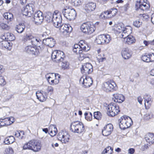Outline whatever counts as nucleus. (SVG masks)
<instances>
[{
    "instance_id": "18",
    "label": "nucleus",
    "mask_w": 154,
    "mask_h": 154,
    "mask_svg": "<svg viewBox=\"0 0 154 154\" xmlns=\"http://www.w3.org/2000/svg\"><path fill=\"white\" fill-rule=\"evenodd\" d=\"M113 127L112 124H108L105 126L102 130V133L103 136H107L109 135L112 131Z\"/></svg>"
},
{
    "instance_id": "58",
    "label": "nucleus",
    "mask_w": 154,
    "mask_h": 154,
    "mask_svg": "<svg viewBox=\"0 0 154 154\" xmlns=\"http://www.w3.org/2000/svg\"><path fill=\"white\" fill-rule=\"evenodd\" d=\"M152 117V114L151 113H148L144 115V118L146 120H149Z\"/></svg>"
},
{
    "instance_id": "9",
    "label": "nucleus",
    "mask_w": 154,
    "mask_h": 154,
    "mask_svg": "<svg viewBox=\"0 0 154 154\" xmlns=\"http://www.w3.org/2000/svg\"><path fill=\"white\" fill-rule=\"evenodd\" d=\"M147 0H140L139 2L136 5V9L139 11H146L148 9L150 5Z\"/></svg>"
},
{
    "instance_id": "24",
    "label": "nucleus",
    "mask_w": 154,
    "mask_h": 154,
    "mask_svg": "<svg viewBox=\"0 0 154 154\" xmlns=\"http://www.w3.org/2000/svg\"><path fill=\"white\" fill-rule=\"evenodd\" d=\"M61 17H60V22L58 23L57 26H55V27L58 28L61 32L64 33L66 32L67 33V24H61Z\"/></svg>"
},
{
    "instance_id": "39",
    "label": "nucleus",
    "mask_w": 154,
    "mask_h": 154,
    "mask_svg": "<svg viewBox=\"0 0 154 154\" xmlns=\"http://www.w3.org/2000/svg\"><path fill=\"white\" fill-rule=\"evenodd\" d=\"M3 16L8 22L11 21L13 19V16L12 14L9 12L4 13Z\"/></svg>"
},
{
    "instance_id": "16",
    "label": "nucleus",
    "mask_w": 154,
    "mask_h": 154,
    "mask_svg": "<svg viewBox=\"0 0 154 154\" xmlns=\"http://www.w3.org/2000/svg\"><path fill=\"white\" fill-rule=\"evenodd\" d=\"M37 99L41 102H44L47 99L48 96L43 90L38 91L36 93Z\"/></svg>"
},
{
    "instance_id": "52",
    "label": "nucleus",
    "mask_w": 154,
    "mask_h": 154,
    "mask_svg": "<svg viewBox=\"0 0 154 154\" xmlns=\"http://www.w3.org/2000/svg\"><path fill=\"white\" fill-rule=\"evenodd\" d=\"M111 18L114 16L116 14L117 10L116 8H112L109 10Z\"/></svg>"
},
{
    "instance_id": "57",
    "label": "nucleus",
    "mask_w": 154,
    "mask_h": 154,
    "mask_svg": "<svg viewBox=\"0 0 154 154\" xmlns=\"http://www.w3.org/2000/svg\"><path fill=\"white\" fill-rule=\"evenodd\" d=\"M123 27H122V26L118 25L117 26L116 28V30L118 32L121 33L122 32L123 30Z\"/></svg>"
},
{
    "instance_id": "59",
    "label": "nucleus",
    "mask_w": 154,
    "mask_h": 154,
    "mask_svg": "<svg viewBox=\"0 0 154 154\" xmlns=\"http://www.w3.org/2000/svg\"><path fill=\"white\" fill-rule=\"evenodd\" d=\"M141 17H142L143 20H147L149 18V16L147 14H144L140 15Z\"/></svg>"
},
{
    "instance_id": "11",
    "label": "nucleus",
    "mask_w": 154,
    "mask_h": 154,
    "mask_svg": "<svg viewBox=\"0 0 154 154\" xmlns=\"http://www.w3.org/2000/svg\"><path fill=\"white\" fill-rule=\"evenodd\" d=\"M80 84L85 88L90 87L93 83L92 79L89 77L83 76L79 80Z\"/></svg>"
},
{
    "instance_id": "41",
    "label": "nucleus",
    "mask_w": 154,
    "mask_h": 154,
    "mask_svg": "<svg viewBox=\"0 0 154 154\" xmlns=\"http://www.w3.org/2000/svg\"><path fill=\"white\" fill-rule=\"evenodd\" d=\"M124 117L125 119L127 127L128 128L130 127L132 124V120L130 117L126 116H124Z\"/></svg>"
},
{
    "instance_id": "47",
    "label": "nucleus",
    "mask_w": 154,
    "mask_h": 154,
    "mask_svg": "<svg viewBox=\"0 0 154 154\" xmlns=\"http://www.w3.org/2000/svg\"><path fill=\"white\" fill-rule=\"evenodd\" d=\"M7 82L4 76L0 75V86L4 87L6 84Z\"/></svg>"
},
{
    "instance_id": "8",
    "label": "nucleus",
    "mask_w": 154,
    "mask_h": 154,
    "mask_svg": "<svg viewBox=\"0 0 154 154\" xmlns=\"http://www.w3.org/2000/svg\"><path fill=\"white\" fill-rule=\"evenodd\" d=\"M34 5L32 3H29L22 9L21 12L23 15L30 17L31 15L32 12L34 11Z\"/></svg>"
},
{
    "instance_id": "23",
    "label": "nucleus",
    "mask_w": 154,
    "mask_h": 154,
    "mask_svg": "<svg viewBox=\"0 0 154 154\" xmlns=\"http://www.w3.org/2000/svg\"><path fill=\"white\" fill-rule=\"evenodd\" d=\"M115 98L114 101L118 103H122L125 100V97L122 94L118 93L114 94L113 95Z\"/></svg>"
},
{
    "instance_id": "32",
    "label": "nucleus",
    "mask_w": 154,
    "mask_h": 154,
    "mask_svg": "<svg viewBox=\"0 0 154 154\" xmlns=\"http://www.w3.org/2000/svg\"><path fill=\"white\" fill-rule=\"evenodd\" d=\"M32 143V139L30 140L29 141L25 143L22 146V150H31Z\"/></svg>"
},
{
    "instance_id": "61",
    "label": "nucleus",
    "mask_w": 154,
    "mask_h": 154,
    "mask_svg": "<svg viewBox=\"0 0 154 154\" xmlns=\"http://www.w3.org/2000/svg\"><path fill=\"white\" fill-rule=\"evenodd\" d=\"M2 28L3 29L8 30L9 28V27L6 24L4 23H2L1 25Z\"/></svg>"
},
{
    "instance_id": "17",
    "label": "nucleus",
    "mask_w": 154,
    "mask_h": 154,
    "mask_svg": "<svg viewBox=\"0 0 154 154\" xmlns=\"http://www.w3.org/2000/svg\"><path fill=\"white\" fill-rule=\"evenodd\" d=\"M44 16L42 12L40 11H37L34 15V21L36 23H40L44 20Z\"/></svg>"
},
{
    "instance_id": "14",
    "label": "nucleus",
    "mask_w": 154,
    "mask_h": 154,
    "mask_svg": "<svg viewBox=\"0 0 154 154\" xmlns=\"http://www.w3.org/2000/svg\"><path fill=\"white\" fill-rule=\"evenodd\" d=\"M12 43L6 40L3 39L0 42V48L10 51L12 48Z\"/></svg>"
},
{
    "instance_id": "62",
    "label": "nucleus",
    "mask_w": 154,
    "mask_h": 154,
    "mask_svg": "<svg viewBox=\"0 0 154 154\" xmlns=\"http://www.w3.org/2000/svg\"><path fill=\"white\" fill-rule=\"evenodd\" d=\"M84 45L85 47H84V48L82 49V51H89L90 49V48L89 47L88 44H85Z\"/></svg>"
},
{
    "instance_id": "53",
    "label": "nucleus",
    "mask_w": 154,
    "mask_h": 154,
    "mask_svg": "<svg viewBox=\"0 0 154 154\" xmlns=\"http://www.w3.org/2000/svg\"><path fill=\"white\" fill-rule=\"evenodd\" d=\"M14 151L11 147H8L5 149V154H13Z\"/></svg>"
},
{
    "instance_id": "31",
    "label": "nucleus",
    "mask_w": 154,
    "mask_h": 154,
    "mask_svg": "<svg viewBox=\"0 0 154 154\" xmlns=\"http://www.w3.org/2000/svg\"><path fill=\"white\" fill-rule=\"evenodd\" d=\"M4 36L5 37V39L8 41H12L14 40L15 39L14 35L10 32L6 33L5 34Z\"/></svg>"
},
{
    "instance_id": "22",
    "label": "nucleus",
    "mask_w": 154,
    "mask_h": 154,
    "mask_svg": "<svg viewBox=\"0 0 154 154\" xmlns=\"http://www.w3.org/2000/svg\"><path fill=\"white\" fill-rule=\"evenodd\" d=\"M132 32V28L130 26H128L124 27L120 37L122 38H125L126 36L130 35Z\"/></svg>"
},
{
    "instance_id": "38",
    "label": "nucleus",
    "mask_w": 154,
    "mask_h": 154,
    "mask_svg": "<svg viewBox=\"0 0 154 154\" xmlns=\"http://www.w3.org/2000/svg\"><path fill=\"white\" fill-rule=\"evenodd\" d=\"M15 141V138L13 136H10L6 137L5 140V142L6 144H11Z\"/></svg>"
},
{
    "instance_id": "51",
    "label": "nucleus",
    "mask_w": 154,
    "mask_h": 154,
    "mask_svg": "<svg viewBox=\"0 0 154 154\" xmlns=\"http://www.w3.org/2000/svg\"><path fill=\"white\" fill-rule=\"evenodd\" d=\"M142 22L140 20H137L134 21L133 25L135 27L139 28L142 25Z\"/></svg>"
},
{
    "instance_id": "40",
    "label": "nucleus",
    "mask_w": 154,
    "mask_h": 154,
    "mask_svg": "<svg viewBox=\"0 0 154 154\" xmlns=\"http://www.w3.org/2000/svg\"><path fill=\"white\" fill-rule=\"evenodd\" d=\"M104 40L103 34H101L98 36L96 38V42L98 44L104 45Z\"/></svg>"
},
{
    "instance_id": "44",
    "label": "nucleus",
    "mask_w": 154,
    "mask_h": 154,
    "mask_svg": "<svg viewBox=\"0 0 154 154\" xmlns=\"http://www.w3.org/2000/svg\"><path fill=\"white\" fill-rule=\"evenodd\" d=\"M15 135L16 137L19 139H22L24 137L25 134L23 131H17L15 132Z\"/></svg>"
},
{
    "instance_id": "13",
    "label": "nucleus",
    "mask_w": 154,
    "mask_h": 154,
    "mask_svg": "<svg viewBox=\"0 0 154 154\" xmlns=\"http://www.w3.org/2000/svg\"><path fill=\"white\" fill-rule=\"evenodd\" d=\"M42 146L41 142L36 140L32 139L31 151L34 152H37L40 151Z\"/></svg>"
},
{
    "instance_id": "20",
    "label": "nucleus",
    "mask_w": 154,
    "mask_h": 154,
    "mask_svg": "<svg viewBox=\"0 0 154 154\" xmlns=\"http://www.w3.org/2000/svg\"><path fill=\"white\" fill-rule=\"evenodd\" d=\"M96 7V4L92 2H89L85 4L84 7L85 11L88 13L94 11Z\"/></svg>"
},
{
    "instance_id": "26",
    "label": "nucleus",
    "mask_w": 154,
    "mask_h": 154,
    "mask_svg": "<svg viewBox=\"0 0 154 154\" xmlns=\"http://www.w3.org/2000/svg\"><path fill=\"white\" fill-rule=\"evenodd\" d=\"M145 139L146 142L152 144L154 142V134L152 133H148L145 135Z\"/></svg>"
},
{
    "instance_id": "37",
    "label": "nucleus",
    "mask_w": 154,
    "mask_h": 154,
    "mask_svg": "<svg viewBox=\"0 0 154 154\" xmlns=\"http://www.w3.org/2000/svg\"><path fill=\"white\" fill-rule=\"evenodd\" d=\"M100 17L102 19H108L111 18L109 11H107L101 13Z\"/></svg>"
},
{
    "instance_id": "4",
    "label": "nucleus",
    "mask_w": 154,
    "mask_h": 154,
    "mask_svg": "<svg viewBox=\"0 0 154 154\" xmlns=\"http://www.w3.org/2000/svg\"><path fill=\"white\" fill-rule=\"evenodd\" d=\"M70 130L74 133H81L85 130L84 126L82 123L80 122H73L70 125Z\"/></svg>"
},
{
    "instance_id": "30",
    "label": "nucleus",
    "mask_w": 154,
    "mask_h": 154,
    "mask_svg": "<svg viewBox=\"0 0 154 154\" xmlns=\"http://www.w3.org/2000/svg\"><path fill=\"white\" fill-rule=\"evenodd\" d=\"M119 120V125L120 129L124 130L127 128L125 122V119L124 118V116L121 117Z\"/></svg>"
},
{
    "instance_id": "45",
    "label": "nucleus",
    "mask_w": 154,
    "mask_h": 154,
    "mask_svg": "<svg viewBox=\"0 0 154 154\" xmlns=\"http://www.w3.org/2000/svg\"><path fill=\"white\" fill-rule=\"evenodd\" d=\"M70 2L72 5L76 6H78L81 4V0H69L68 1Z\"/></svg>"
},
{
    "instance_id": "3",
    "label": "nucleus",
    "mask_w": 154,
    "mask_h": 154,
    "mask_svg": "<svg viewBox=\"0 0 154 154\" xmlns=\"http://www.w3.org/2000/svg\"><path fill=\"white\" fill-rule=\"evenodd\" d=\"M60 75L58 73H47L45 75L46 78L48 83L51 85H56L59 83Z\"/></svg>"
},
{
    "instance_id": "56",
    "label": "nucleus",
    "mask_w": 154,
    "mask_h": 154,
    "mask_svg": "<svg viewBox=\"0 0 154 154\" xmlns=\"http://www.w3.org/2000/svg\"><path fill=\"white\" fill-rule=\"evenodd\" d=\"M86 44V43H85V41L81 40L79 42V44L80 48H81L82 50V48H84V47H85L84 45Z\"/></svg>"
},
{
    "instance_id": "28",
    "label": "nucleus",
    "mask_w": 154,
    "mask_h": 154,
    "mask_svg": "<svg viewBox=\"0 0 154 154\" xmlns=\"http://www.w3.org/2000/svg\"><path fill=\"white\" fill-rule=\"evenodd\" d=\"M123 38L124 39L126 43L129 45H131L134 43L136 41L135 38L130 35H129L128 36H126L125 38Z\"/></svg>"
},
{
    "instance_id": "60",
    "label": "nucleus",
    "mask_w": 154,
    "mask_h": 154,
    "mask_svg": "<svg viewBox=\"0 0 154 154\" xmlns=\"http://www.w3.org/2000/svg\"><path fill=\"white\" fill-rule=\"evenodd\" d=\"M143 98L144 101L147 100H151V96L150 95L147 94H146L144 95Z\"/></svg>"
},
{
    "instance_id": "63",
    "label": "nucleus",
    "mask_w": 154,
    "mask_h": 154,
    "mask_svg": "<svg viewBox=\"0 0 154 154\" xmlns=\"http://www.w3.org/2000/svg\"><path fill=\"white\" fill-rule=\"evenodd\" d=\"M6 126L5 119H0V127Z\"/></svg>"
},
{
    "instance_id": "35",
    "label": "nucleus",
    "mask_w": 154,
    "mask_h": 154,
    "mask_svg": "<svg viewBox=\"0 0 154 154\" xmlns=\"http://www.w3.org/2000/svg\"><path fill=\"white\" fill-rule=\"evenodd\" d=\"M73 51L77 54H79L82 52L81 48L79 44H75L74 45L72 49Z\"/></svg>"
},
{
    "instance_id": "34",
    "label": "nucleus",
    "mask_w": 154,
    "mask_h": 154,
    "mask_svg": "<svg viewBox=\"0 0 154 154\" xmlns=\"http://www.w3.org/2000/svg\"><path fill=\"white\" fill-rule=\"evenodd\" d=\"M4 119L6 126L11 125L13 124L15 121L14 118L13 117L6 118Z\"/></svg>"
},
{
    "instance_id": "27",
    "label": "nucleus",
    "mask_w": 154,
    "mask_h": 154,
    "mask_svg": "<svg viewBox=\"0 0 154 154\" xmlns=\"http://www.w3.org/2000/svg\"><path fill=\"white\" fill-rule=\"evenodd\" d=\"M57 133L56 127L54 125H51L49 127V134L51 137L55 136Z\"/></svg>"
},
{
    "instance_id": "50",
    "label": "nucleus",
    "mask_w": 154,
    "mask_h": 154,
    "mask_svg": "<svg viewBox=\"0 0 154 154\" xmlns=\"http://www.w3.org/2000/svg\"><path fill=\"white\" fill-rule=\"evenodd\" d=\"M149 54H146L145 55H143L141 57L142 60L146 62H149L150 61V60H149V57H148Z\"/></svg>"
},
{
    "instance_id": "64",
    "label": "nucleus",
    "mask_w": 154,
    "mask_h": 154,
    "mask_svg": "<svg viewBox=\"0 0 154 154\" xmlns=\"http://www.w3.org/2000/svg\"><path fill=\"white\" fill-rule=\"evenodd\" d=\"M148 57H149V60H150V62L154 61V53L149 54Z\"/></svg>"
},
{
    "instance_id": "25",
    "label": "nucleus",
    "mask_w": 154,
    "mask_h": 154,
    "mask_svg": "<svg viewBox=\"0 0 154 154\" xmlns=\"http://www.w3.org/2000/svg\"><path fill=\"white\" fill-rule=\"evenodd\" d=\"M59 138L60 139L61 141L63 143L66 144L67 142V133L64 131H62L59 134Z\"/></svg>"
},
{
    "instance_id": "42",
    "label": "nucleus",
    "mask_w": 154,
    "mask_h": 154,
    "mask_svg": "<svg viewBox=\"0 0 154 154\" xmlns=\"http://www.w3.org/2000/svg\"><path fill=\"white\" fill-rule=\"evenodd\" d=\"M85 118L87 121H90L92 120V115L91 113L89 112H86L84 113Z\"/></svg>"
},
{
    "instance_id": "7",
    "label": "nucleus",
    "mask_w": 154,
    "mask_h": 154,
    "mask_svg": "<svg viewBox=\"0 0 154 154\" xmlns=\"http://www.w3.org/2000/svg\"><path fill=\"white\" fill-rule=\"evenodd\" d=\"M80 29L82 32L86 34H91L94 31L93 26L89 22L83 23L81 26Z\"/></svg>"
},
{
    "instance_id": "29",
    "label": "nucleus",
    "mask_w": 154,
    "mask_h": 154,
    "mask_svg": "<svg viewBox=\"0 0 154 154\" xmlns=\"http://www.w3.org/2000/svg\"><path fill=\"white\" fill-rule=\"evenodd\" d=\"M68 12H69L68 15V20H73L75 19L76 16V12L73 9H68Z\"/></svg>"
},
{
    "instance_id": "12",
    "label": "nucleus",
    "mask_w": 154,
    "mask_h": 154,
    "mask_svg": "<svg viewBox=\"0 0 154 154\" xmlns=\"http://www.w3.org/2000/svg\"><path fill=\"white\" fill-rule=\"evenodd\" d=\"M93 71L92 65L89 63H85L82 65L81 69L82 73L85 75H87L91 73Z\"/></svg>"
},
{
    "instance_id": "48",
    "label": "nucleus",
    "mask_w": 154,
    "mask_h": 154,
    "mask_svg": "<svg viewBox=\"0 0 154 154\" xmlns=\"http://www.w3.org/2000/svg\"><path fill=\"white\" fill-rule=\"evenodd\" d=\"M33 38V36L31 35H26L24 36L22 39V41L26 42L28 41L31 40Z\"/></svg>"
},
{
    "instance_id": "10",
    "label": "nucleus",
    "mask_w": 154,
    "mask_h": 154,
    "mask_svg": "<svg viewBox=\"0 0 154 154\" xmlns=\"http://www.w3.org/2000/svg\"><path fill=\"white\" fill-rule=\"evenodd\" d=\"M38 48L32 46L31 45H29L26 46L24 49V52L32 55L37 56L39 54Z\"/></svg>"
},
{
    "instance_id": "49",
    "label": "nucleus",
    "mask_w": 154,
    "mask_h": 154,
    "mask_svg": "<svg viewBox=\"0 0 154 154\" xmlns=\"http://www.w3.org/2000/svg\"><path fill=\"white\" fill-rule=\"evenodd\" d=\"M94 116L95 119L99 120L101 119L102 117V115L100 112H94Z\"/></svg>"
},
{
    "instance_id": "33",
    "label": "nucleus",
    "mask_w": 154,
    "mask_h": 154,
    "mask_svg": "<svg viewBox=\"0 0 154 154\" xmlns=\"http://www.w3.org/2000/svg\"><path fill=\"white\" fill-rule=\"evenodd\" d=\"M43 90L45 92L46 94L48 96V95H51L53 94L54 92V88L51 86H48L46 87L45 89Z\"/></svg>"
},
{
    "instance_id": "15",
    "label": "nucleus",
    "mask_w": 154,
    "mask_h": 154,
    "mask_svg": "<svg viewBox=\"0 0 154 154\" xmlns=\"http://www.w3.org/2000/svg\"><path fill=\"white\" fill-rule=\"evenodd\" d=\"M31 43L32 46L35 48H39L40 50H42L44 48V45L42 44V41L39 38H35L33 36V38L31 39Z\"/></svg>"
},
{
    "instance_id": "55",
    "label": "nucleus",
    "mask_w": 154,
    "mask_h": 154,
    "mask_svg": "<svg viewBox=\"0 0 154 154\" xmlns=\"http://www.w3.org/2000/svg\"><path fill=\"white\" fill-rule=\"evenodd\" d=\"M129 4L127 3L121 8V10L123 11H126L129 8Z\"/></svg>"
},
{
    "instance_id": "6",
    "label": "nucleus",
    "mask_w": 154,
    "mask_h": 154,
    "mask_svg": "<svg viewBox=\"0 0 154 154\" xmlns=\"http://www.w3.org/2000/svg\"><path fill=\"white\" fill-rule=\"evenodd\" d=\"M102 88L104 91L107 92L113 91L117 89L116 84L113 82H104L102 85Z\"/></svg>"
},
{
    "instance_id": "5",
    "label": "nucleus",
    "mask_w": 154,
    "mask_h": 154,
    "mask_svg": "<svg viewBox=\"0 0 154 154\" xmlns=\"http://www.w3.org/2000/svg\"><path fill=\"white\" fill-rule=\"evenodd\" d=\"M119 111V106L115 103H111L108 106L107 113L109 116H114Z\"/></svg>"
},
{
    "instance_id": "19",
    "label": "nucleus",
    "mask_w": 154,
    "mask_h": 154,
    "mask_svg": "<svg viewBox=\"0 0 154 154\" xmlns=\"http://www.w3.org/2000/svg\"><path fill=\"white\" fill-rule=\"evenodd\" d=\"M55 44V40L52 38H48L45 39L43 40L42 42V44L45 46H48L51 48L54 47Z\"/></svg>"
},
{
    "instance_id": "54",
    "label": "nucleus",
    "mask_w": 154,
    "mask_h": 154,
    "mask_svg": "<svg viewBox=\"0 0 154 154\" xmlns=\"http://www.w3.org/2000/svg\"><path fill=\"white\" fill-rule=\"evenodd\" d=\"M144 105L146 109H147L150 106L152 103V100H147L144 101Z\"/></svg>"
},
{
    "instance_id": "43",
    "label": "nucleus",
    "mask_w": 154,
    "mask_h": 154,
    "mask_svg": "<svg viewBox=\"0 0 154 154\" xmlns=\"http://www.w3.org/2000/svg\"><path fill=\"white\" fill-rule=\"evenodd\" d=\"M104 40L105 44L109 43L111 40V38L110 35L108 34H103Z\"/></svg>"
},
{
    "instance_id": "21",
    "label": "nucleus",
    "mask_w": 154,
    "mask_h": 154,
    "mask_svg": "<svg viewBox=\"0 0 154 154\" xmlns=\"http://www.w3.org/2000/svg\"><path fill=\"white\" fill-rule=\"evenodd\" d=\"M131 51L128 48L123 49L122 51V55L125 59H128L130 58L132 55Z\"/></svg>"
},
{
    "instance_id": "2",
    "label": "nucleus",
    "mask_w": 154,
    "mask_h": 154,
    "mask_svg": "<svg viewBox=\"0 0 154 154\" xmlns=\"http://www.w3.org/2000/svg\"><path fill=\"white\" fill-rule=\"evenodd\" d=\"M60 17L58 10L55 11L53 14L48 12L45 15V18L47 21L52 20L54 26H57V24L60 22Z\"/></svg>"
},
{
    "instance_id": "36",
    "label": "nucleus",
    "mask_w": 154,
    "mask_h": 154,
    "mask_svg": "<svg viewBox=\"0 0 154 154\" xmlns=\"http://www.w3.org/2000/svg\"><path fill=\"white\" fill-rule=\"evenodd\" d=\"M25 28L24 24L20 23L16 26L15 29L18 33H21L23 31Z\"/></svg>"
},
{
    "instance_id": "46",
    "label": "nucleus",
    "mask_w": 154,
    "mask_h": 154,
    "mask_svg": "<svg viewBox=\"0 0 154 154\" xmlns=\"http://www.w3.org/2000/svg\"><path fill=\"white\" fill-rule=\"evenodd\" d=\"M113 149L110 146H108L105 148L102 154H112Z\"/></svg>"
},
{
    "instance_id": "1",
    "label": "nucleus",
    "mask_w": 154,
    "mask_h": 154,
    "mask_svg": "<svg viewBox=\"0 0 154 154\" xmlns=\"http://www.w3.org/2000/svg\"><path fill=\"white\" fill-rule=\"evenodd\" d=\"M51 57L52 59H54L56 62L61 63L63 69L64 70L67 69V62L63 52L60 51L54 50L52 52Z\"/></svg>"
}]
</instances>
